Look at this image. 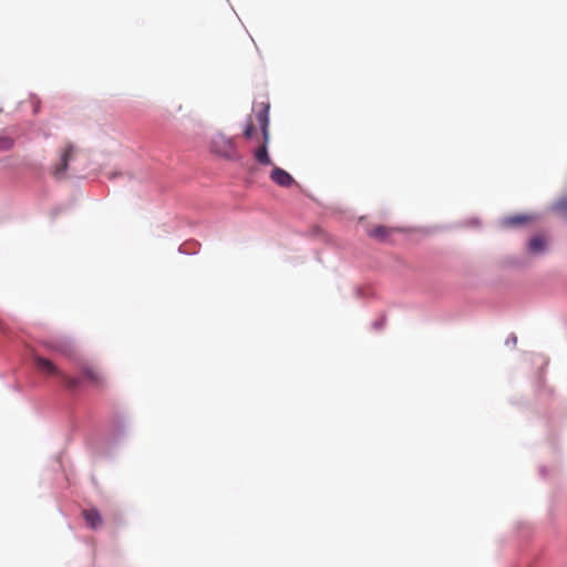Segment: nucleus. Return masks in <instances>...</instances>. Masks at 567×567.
<instances>
[{
	"instance_id": "obj_12",
	"label": "nucleus",
	"mask_w": 567,
	"mask_h": 567,
	"mask_svg": "<svg viewBox=\"0 0 567 567\" xmlns=\"http://www.w3.org/2000/svg\"><path fill=\"white\" fill-rule=\"evenodd\" d=\"M59 379L62 381V383L69 389V390H75L78 389L81 383H82V379L80 378H74V377H70V375H66L65 373L62 372V375L59 377Z\"/></svg>"
},
{
	"instance_id": "obj_3",
	"label": "nucleus",
	"mask_w": 567,
	"mask_h": 567,
	"mask_svg": "<svg viewBox=\"0 0 567 567\" xmlns=\"http://www.w3.org/2000/svg\"><path fill=\"white\" fill-rule=\"evenodd\" d=\"M78 368L82 374V381H86L96 389H102L105 385L104 373L96 365L87 361H79Z\"/></svg>"
},
{
	"instance_id": "obj_8",
	"label": "nucleus",
	"mask_w": 567,
	"mask_h": 567,
	"mask_svg": "<svg viewBox=\"0 0 567 567\" xmlns=\"http://www.w3.org/2000/svg\"><path fill=\"white\" fill-rule=\"evenodd\" d=\"M367 233L371 238L377 239L378 241H386L391 237L393 228L386 226H373L370 227Z\"/></svg>"
},
{
	"instance_id": "obj_4",
	"label": "nucleus",
	"mask_w": 567,
	"mask_h": 567,
	"mask_svg": "<svg viewBox=\"0 0 567 567\" xmlns=\"http://www.w3.org/2000/svg\"><path fill=\"white\" fill-rule=\"evenodd\" d=\"M74 152H75L74 145L68 144L65 146V148L63 150V152L61 153L59 162L56 164H54L53 171H52L53 176L56 179H62L65 177V172L68 169L69 162L73 157Z\"/></svg>"
},
{
	"instance_id": "obj_15",
	"label": "nucleus",
	"mask_w": 567,
	"mask_h": 567,
	"mask_svg": "<svg viewBox=\"0 0 567 567\" xmlns=\"http://www.w3.org/2000/svg\"><path fill=\"white\" fill-rule=\"evenodd\" d=\"M13 146V141L10 137L0 136V152L9 151Z\"/></svg>"
},
{
	"instance_id": "obj_13",
	"label": "nucleus",
	"mask_w": 567,
	"mask_h": 567,
	"mask_svg": "<svg viewBox=\"0 0 567 567\" xmlns=\"http://www.w3.org/2000/svg\"><path fill=\"white\" fill-rule=\"evenodd\" d=\"M555 209L557 212H559L561 215H564L565 217H567V195L560 197L556 202Z\"/></svg>"
},
{
	"instance_id": "obj_6",
	"label": "nucleus",
	"mask_w": 567,
	"mask_h": 567,
	"mask_svg": "<svg viewBox=\"0 0 567 567\" xmlns=\"http://www.w3.org/2000/svg\"><path fill=\"white\" fill-rule=\"evenodd\" d=\"M45 347L68 358H73L75 354V349L69 340L50 341L45 343Z\"/></svg>"
},
{
	"instance_id": "obj_11",
	"label": "nucleus",
	"mask_w": 567,
	"mask_h": 567,
	"mask_svg": "<svg viewBox=\"0 0 567 567\" xmlns=\"http://www.w3.org/2000/svg\"><path fill=\"white\" fill-rule=\"evenodd\" d=\"M532 220V217L528 215H515L509 216L503 219L502 224L505 227H517L525 225Z\"/></svg>"
},
{
	"instance_id": "obj_5",
	"label": "nucleus",
	"mask_w": 567,
	"mask_h": 567,
	"mask_svg": "<svg viewBox=\"0 0 567 567\" xmlns=\"http://www.w3.org/2000/svg\"><path fill=\"white\" fill-rule=\"evenodd\" d=\"M33 362L37 370L44 375L56 378L62 375V371L49 359L33 354Z\"/></svg>"
},
{
	"instance_id": "obj_9",
	"label": "nucleus",
	"mask_w": 567,
	"mask_h": 567,
	"mask_svg": "<svg viewBox=\"0 0 567 567\" xmlns=\"http://www.w3.org/2000/svg\"><path fill=\"white\" fill-rule=\"evenodd\" d=\"M82 515H83V518H84L86 525L89 527H91L92 529H96V528L101 527L103 524L102 516L99 513V511L95 508L85 509V511H83Z\"/></svg>"
},
{
	"instance_id": "obj_7",
	"label": "nucleus",
	"mask_w": 567,
	"mask_h": 567,
	"mask_svg": "<svg viewBox=\"0 0 567 567\" xmlns=\"http://www.w3.org/2000/svg\"><path fill=\"white\" fill-rule=\"evenodd\" d=\"M270 179L280 187H290L296 183L288 172L277 166L272 168Z\"/></svg>"
},
{
	"instance_id": "obj_10",
	"label": "nucleus",
	"mask_w": 567,
	"mask_h": 567,
	"mask_svg": "<svg viewBox=\"0 0 567 567\" xmlns=\"http://www.w3.org/2000/svg\"><path fill=\"white\" fill-rule=\"evenodd\" d=\"M547 249V239L537 235L534 236L528 243V251L534 255L543 254Z\"/></svg>"
},
{
	"instance_id": "obj_14",
	"label": "nucleus",
	"mask_w": 567,
	"mask_h": 567,
	"mask_svg": "<svg viewBox=\"0 0 567 567\" xmlns=\"http://www.w3.org/2000/svg\"><path fill=\"white\" fill-rule=\"evenodd\" d=\"M256 135V130H255V124L254 122L249 118L247 124H246V127L244 130V136L245 138L247 140H252Z\"/></svg>"
},
{
	"instance_id": "obj_1",
	"label": "nucleus",
	"mask_w": 567,
	"mask_h": 567,
	"mask_svg": "<svg viewBox=\"0 0 567 567\" xmlns=\"http://www.w3.org/2000/svg\"><path fill=\"white\" fill-rule=\"evenodd\" d=\"M256 121L260 126L261 138H257V143L259 144L255 150H252L254 157L256 162L260 165L269 166L272 165V161L268 154V143L270 138L269 133V105L262 104L261 110L256 113Z\"/></svg>"
},
{
	"instance_id": "obj_2",
	"label": "nucleus",
	"mask_w": 567,
	"mask_h": 567,
	"mask_svg": "<svg viewBox=\"0 0 567 567\" xmlns=\"http://www.w3.org/2000/svg\"><path fill=\"white\" fill-rule=\"evenodd\" d=\"M210 151L227 159H236L237 152L236 146L231 138H228L224 134H215L210 141Z\"/></svg>"
}]
</instances>
